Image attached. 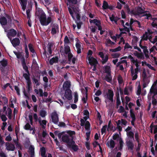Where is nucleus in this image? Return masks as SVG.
<instances>
[{"label":"nucleus","instance_id":"61","mask_svg":"<svg viewBox=\"0 0 157 157\" xmlns=\"http://www.w3.org/2000/svg\"><path fill=\"white\" fill-rule=\"evenodd\" d=\"M1 119L2 121L5 122L7 120V117L4 115L2 114L1 116Z\"/></svg>","mask_w":157,"mask_h":157},{"label":"nucleus","instance_id":"42","mask_svg":"<svg viewBox=\"0 0 157 157\" xmlns=\"http://www.w3.org/2000/svg\"><path fill=\"white\" fill-rule=\"evenodd\" d=\"M25 53H26L25 58L26 59H27V58H28L29 57V52L28 51V48L27 47V45L26 44H25Z\"/></svg>","mask_w":157,"mask_h":157},{"label":"nucleus","instance_id":"56","mask_svg":"<svg viewBox=\"0 0 157 157\" xmlns=\"http://www.w3.org/2000/svg\"><path fill=\"white\" fill-rule=\"evenodd\" d=\"M14 89L17 92V94L19 96L20 95V90L19 88H18V87L16 86H14Z\"/></svg>","mask_w":157,"mask_h":157},{"label":"nucleus","instance_id":"59","mask_svg":"<svg viewBox=\"0 0 157 157\" xmlns=\"http://www.w3.org/2000/svg\"><path fill=\"white\" fill-rule=\"evenodd\" d=\"M31 128V125L29 123H27L24 126V129L26 130H29Z\"/></svg>","mask_w":157,"mask_h":157},{"label":"nucleus","instance_id":"47","mask_svg":"<svg viewBox=\"0 0 157 157\" xmlns=\"http://www.w3.org/2000/svg\"><path fill=\"white\" fill-rule=\"evenodd\" d=\"M124 27L123 28H120L119 30L120 31H125L127 32H130L129 29L127 27L125 26H123Z\"/></svg>","mask_w":157,"mask_h":157},{"label":"nucleus","instance_id":"46","mask_svg":"<svg viewBox=\"0 0 157 157\" xmlns=\"http://www.w3.org/2000/svg\"><path fill=\"white\" fill-rule=\"evenodd\" d=\"M28 47L29 50V51L31 52H34V51H35L34 49L33 46V45L31 43L29 44H28Z\"/></svg>","mask_w":157,"mask_h":157},{"label":"nucleus","instance_id":"2","mask_svg":"<svg viewBox=\"0 0 157 157\" xmlns=\"http://www.w3.org/2000/svg\"><path fill=\"white\" fill-rule=\"evenodd\" d=\"M23 76L25 78L27 82V91L29 92L32 89V82L30 79V77L27 74H23Z\"/></svg>","mask_w":157,"mask_h":157},{"label":"nucleus","instance_id":"53","mask_svg":"<svg viewBox=\"0 0 157 157\" xmlns=\"http://www.w3.org/2000/svg\"><path fill=\"white\" fill-rule=\"evenodd\" d=\"M130 116L131 118L136 117L135 115L133 112V110L132 109H130Z\"/></svg>","mask_w":157,"mask_h":157},{"label":"nucleus","instance_id":"17","mask_svg":"<svg viewBox=\"0 0 157 157\" xmlns=\"http://www.w3.org/2000/svg\"><path fill=\"white\" fill-rule=\"evenodd\" d=\"M17 34L16 30L14 29H12L9 30L7 34V36L8 37L10 36L14 37Z\"/></svg>","mask_w":157,"mask_h":157},{"label":"nucleus","instance_id":"50","mask_svg":"<svg viewBox=\"0 0 157 157\" xmlns=\"http://www.w3.org/2000/svg\"><path fill=\"white\" fill-rule=\"evenodd\" d=\"M120 121L121 122V125H124V126H126L127 123V121L125 120L124 119H121V120H120Z\"/></svg>","mask_w":157,"mask_h":157},{"label":"nucleus","instance_id":"22","mask_svg":"<svg viewBox=\"0 0 157 157\" xmlns=\"http://www.w3.org/2000/svg\"><path fill=\"white\" fill-rule=\"evenodd\" d=\"M68 146L69 147L71 148L73 150L75 151H77L78 149V146L77 145L75 144V142L73 144L72 143L70 144V145Z\"/></svg>","mask_w":157,"mask_h":157},{"label":"nucleus","instance_id":"13","mask_svg":"<svg viewBox=\"0 0 157 157\" xmlns=\"http://www.w3.org/2000/svg\"><path fill=\"white\" fill-rule=\"evenodd\" d=\"M11 44L14 47L19 46L20 43V40L18 38H13L12 40H10Z\"/></svg>","mask_w":157,"mask_h":157},{"label":"nucleus","instance_id":"49","mask_svg":"<svg viewBox=\"0 0 157 157\" xmlns=\"http://www.w3.org/2000/svg\"><path fill=\"white\" fill-rule=\"evenodd\" d=\"M128 58L130 59H131V62L133 63L137 62V59L136 60L134 59L133 57L131 55H129L128 57Z\"/></svg>","mask_w":157,"mask_h":157},{"label":"nucleus","instance_id":"4","mask_svg":"<svg viewBox=\"0 0 157 157\" xmlns=\"http://www.w3.org/2000/svg\"><path fill=\"white\" fill-rule=\"evenodd\" d=\"M145 8L144 7L142 8L141 6H138L135 10L136 16H137L138 17L141 18L142 17V15L147 12L145 10Z\"/></svg>","mask_w":157,"mask_h":157},{"label":"nucleus","instance_id":"35","mask_svg":"<svg viewBox=\"0 0 157 157\" xmlns=\"http://www.w3.org/2000/svg\"><path fill=\"white\" fill-rule=\"evenodd\" d=\"M107 144L108 146H109L110 148L112 149L115 146V142L113 140H110L109 143V145L108 143Z\"/></svg>","mask_w":157,"mask_h":157},{"label":"nucleus","instance_id":"21","mask_svg":"<svg viewBox=\"0 0 157 157\" xmlns=\"http://www.w3.org/2000/svg\"><path fill=\"white\" fill-rule=\"evenodd\" d=\"M59 58L58 56H56L50 59L49 63L50 65H52L54 63H56L58 62Z\"/></svg>","mask_w":157,"mask_h":157},{"label":"nucleus","instance_id":"55","mask_svg":"<svg viewBox=\"0 0 157 157\" xmlns=\"http://www.w3.org/2000/svg\"><path fill=\"white\" fill-rule=\"evenodd\" d=\"M107 127V126L106 125H105L103 126L101 130V132L102 134H103L106 132V129Z\"/></svg>","mask_w":157,"mask_h":157},{"label":"nucleus","instance_id":"32","mask_svg":"<svg viewBox=\"0 0 157 157\" xmlns=\"http://www.w3.org/2000/svg\"><path fill=\"white\" fill-rule=\"evenodd\" d=\"M109 6V5L107 2L105 1H104L103 2V5H102V9L103 10H105L107 9H108V7Z\"/></svg>","mask_w":157,"mask_h":157},{"label":"nucleus","instance_id":"20","mask_svg":"<svg viewBox=\"0 0 157 157\" xmlns=\"http://www.w3.org/2000/svg\"><path fill=\"white\" fill-rule=\"evenodd\" d=\"M0 64L2 65L1 67V70H3L5 68V67L7 65V61L6 60L3 59L2 60L0 61Z\"/></svg>","mask_w":157,"mask_h":157},{"label":"nucleus","instance_id":"10","mask_svg":"<svg viewBox=\"0 0 157 157\" xmlns=\"http://www.w3.org/2000/svg\"><path fill=\"white\" fill-rule=\"evenodd\" d=\"M126 144L128 150H133L134 145L133 141H131V140H126Z\"/></svg>","mask_w":157,"mask_h":157},{"label":"nucleus","instance_id":"48","mask_svg":"<svg viewBox=\"0 0 157 157\" xmlns=\"http://www.w3.org/2000/svg\"><path fill=\"white\" fill-rule=\"evenodd\" d=\"M117 80L118 82L120 84H121L123 82V80L121 76V75H119L117 78Z\"/></svg>","mask_w":157,"mask_h":157},{"label":"nucleus","instance_id":"58","mask_svg":"<svg viewBox=\"0 0 157 157\" xmlns=\"http://www.w3.org/2000/svg\"><path fill=\"white\" fill-rule=\"evenodd\" d=\"M5 143L2 136L1 135L0 136V145L1 146H2Z\"/></svg>","mask_w":157,"mask_h":157},{"label":"nucleus","instance_id":"31","mask_svg":"<svg viewBox=\"0 0 157 157\" xmlns=\"http://www.w3.org/2000/svg\"><path fill=\"white\" fill-rule=\"evenodd\" d=\"M124 142L121 139H120L119 140V146L118 147V150L120 151H121L122 150L123 146L124 144Z\"/></svg>","mask_w":157,"mask_h":157},{"label":"nucleus","instance_id":"6","mask_svg":"<svg viewBox=\"0 0 157 157\" xmlns=\"http://www.w3.org/2000/svg\"><path fill=\"white\" fill-rule=\"evenodd\" d=\"M52 121L54 124H57L59 121V117L58 114L56 112L52 113L51 115Z\"/></svg>","mask_w":157,"mask_h":157},{"label":"nucleus","instance_id":"28","mask_svg":"<svg viewBox=\"0 0 157 157\" xmlns=\"http://www.w3.org/2000/svg\"><path fill=\"white\" fill-rule=\"evenodd\" d=\"M103 68L105 71V73H107L109 75H110L111 69L110 67L106 65Z\"/></svg>","mask_w":157,"mask_h":157},{"label":"nucleus","instance_id":"54","mask_svg":"<svg viewBox=\"0 0 157 157\" xmlns=\"http://www.w3.org/2000/svg\"><path fill=\"white\" fill-rule=\"evenodd\" d=\"M68 61L71 62V60L73 56L72 54L71 53H68Z\"/></svg>","mask_w":157,"mask_h":157},{"label":"nucleus","instance_id":"57","mask_svg":"<svg viewBox=\"0 0 157 157\" xmlns=\"http://www.w3.org/2000/svg\"><path fill=\"white\" fill-rule=\"evenodd\" d=\"M70 3L76 5L77 4V0H67Z\"/></svg>","mask_w":157,"mask_h":157},{"label":"nucleus","instance_id":"9","mask_svg":"<svg viewBox=\"0 0 157 157\" xmlns=\"http://www.w3.org/2000/svg\"><path fill=\"white\" fill-rule=\"evenodd\" d=\"M21 62L23 69L25 70V72H27V73L25 74H27L30 77V74L28 70V68L26 65L25 59L24 57H22L21 58Z\"/></svg>","mask_w":157,"mask_h":157},{"label":"nucleus","instance_id":"36","mask_svg":"<svg viewBox=\"0 0 157 157\" xmlns=\"http://www.w3.org/2000/svg\"><path fill=\"white\" fill-rule=\"evenodd\" d=\"M121 46H119L118 47L114 49H110V51L112 52H117L121 50Z\"/></svg>","mask_w":157,"mask_h":157},{"label":"nucleus","instance_id":"1","mask_svg":"<svg viewBox=\"0 0 157 157\" xmlns=\"http://www.w3.org/2000/svg\"><path fill=\"white\" fill-rule=\"evenodd\" d=\"M35 14L38 17L40 23L42 26L48 25L52 21V17L50 16L47 17L46 14L41 8H39Z\"/></svg>","mask_w":157,"mask_h":157},{"label":"nucleus","instance_id":"8","mask_svg":"<svg viewBox=\"0 0 157 157\" xmlns=\"http://www.w3.org/2000/svg\"><path fill=\"white\" fill-rule=\"evenodd\" d=\"M98 55L102 59L101 63L103 64L105 63L108 61L109 58L108 55H106L105 57L103 52H100L98 53Z\"/></svg>","mask_w":157,"mask_h":157},{"label":"nucleus","instance_id":"5","mask_svg":"<svg viewBox=\"0 0 157 157\" xmlns=\"http://www.w3.org/2000/svg\"><path fill=\"white\" fill-rule=\"evenodd\" d=\"M63 98L64 101H66V99L68 100H71L72 99V91L71 90H65L64 97H63Z\"/></svg>","mask_w":157,"mask_h":157},{"label":"nucleus","instance_id":"19","mask_svg":"<svg viewBox=\"0 0 157 157\" xmlns=\"http://www.w3.org/2000/svg\"><path fill=\"white\" fill-rule=\"evenodd\" d=\"M7 22V20L6 17L3 16L0 17V23L2 25H6Z\"/></svg>","mask_w":157,"mask_h":157},{"label":"nucleus","instance_id":"26","mask_svg":"<svg viewBox=\"0 0 157 157\" xmlns=\"http://www.w3.org/2000/svg\"><path fill=\"white\" fill-rule=\"evenodd\" d=\"M75 46L77 49V53L78 54H79L81 53V45L79 43H76L75 44Z\"/></svg>","mask_w":157,"mask_h":157},{"label":"nucleus","instance_id":"16","mask_svg":"<svg viewBox=\"0 0 157 157\" xmlns=\"http://www.w3.org/2000/svg\"><path fill=\"white\" fill-rule=\"evenodd\" d=\"M127 135L128 138L126 140H131L134 141V133L132 131H129L127 132Z\"/></svg>","mask_w":157,"mask_h":157},{"label":"nucleus","instance_id":"24","mask_svg":"<svg viewBox=\"0 0 157 157\" xmlns=\"http://www.w3.org/2000/svg\"><path fill=\"white\" fill-rule=\"evenodd\" d=\"M109 19L111 21H114L116 24H117V21L120 18L117 17H115L113 14H112L111 17H109Z\"/></svg>","mask_w":157,"mask_h":157},{"label":"nucleus","instance_id":"40","mask_svg":"<svg viewBox=\"0 0 157 157\" xmlns=\"http://www.w3.org/2000/svg\"><path fill=\"white\" fill-rule=\"evenodd\" d=\"M84 125L85 126V128L86 130H89L90 129V124L89 121H86Z\"/></svg>","mask_w":157,"mask_h":157},{"label":"nucleus","instance_id":"51","mask_svg":"<svg viewBox=\"0 0 157 157\" xmlns=\"http://www.w3.org/2000/svg\"><path fill=\"white\" fill-rule=\"evenodd\" d=\"M118 112L119 113H122L124 112V107L122 106H120L119 109L118 110Z\"/></svg>","mask_w":157,"mask_h":157},{"label":"nucleus","instance_id":"39","mask_svg":"<svg viewBox=\"0 0 157 157\" xmlns=\"http://www.w3.org/2000/svg\"><path fill=\"white\" fill-rule=\"evenodd\" d=\"M64 52L66 54H68V53H71L70 48L69 46L67 45L66 46H65L64 48Z\"/></svg>","mask_w":157,"mask_h":157},{"label":"nucleus","instance_id":"15","mask_svg":"<svg viewBox=\"0 0 157 157\" xmlns=\"http://www.w3.org/2000/svg\"><path fill=\"white\" fill-rule=\"evenodd\" d=\"M59 26L56 24H53L51 29V33L52 35H54L57 33V31L58 30Z\"/></svg>","mask_w":157,"mask_h":157},{"label":"nucleus","instance_id":"18","mask_svg":"<svg viewBox=\"0 0 157 157\" xmlns=\"http://www.w3.org/2000/svg\"><path fill=\"white\" fill-rule=\"evenodd\" d=\"M22 7V9L25 11L26 7L28 0H18Z\"/></svg>","mask_w":157,"mask_h":157},{"label":"nucleus","instance_id":"27","mask_svg":"<svg viewBox=\"0 0 157 157\" xmlns=\"http://www.w3.org/2000/svg\"><path fill=\"white\" fill-rule=\"evenodd\" d=\"M67 133L68 134H67V136L72 138V139L74 140V137L73 135H75V132L74 131L69 130L67 131Z\"/></svg>","mask_w":157,"mask_h":157},{"label":"nucleus","instance_id":"43","mask_svg":"<svg viewBox=\"0 0 157 157\" xmlns=\"http://www.w3.org/2000/svg\"><path fill=\"white\" fill-rule=\"evenodd\" d=\"M33 82L35 84H36V86H39L40 85V83L39 82L38 80L35 78H32Z\"/></svg>","mask_w":157,"mask_h":157},{"label":"nucleus","instance_id":"44","mask_svg":"<svg viewBox=\"0 0 157 157\" xmlns=\"http://www.w3.org/2000/svg\"><path fill=\"white\" fill-rule=\"evenodd\" d=\"M46 112L44 110L41 109L40 110V115L42 117H44L46 115Z\"/></svg>","mask_w":157,"mask_h":157},{"label":"nucleus","instance_id":"63","mask_svg":"<svg viewBox=\"0 0 157 157\" xmlns=\"http://www.w3.org/2000/svg\"><path fill=\"white\" fill-rule=\"evenodd\" d=\"M105 79L106 80L107 82H110L112 80L111 78L110 77L107 75H106L105 76Z\"/></svg>","mask_w":157,"mask_h":157},{"label":"nucleus","instance_id":"14","mask_svg":"<svg viewBox=\"0 0 157 157\" xmlns=\"http://www.w3.org/2000/svg\"><path fill=\"white\" fill-rule=\"evenodd\" d=\"M153 33V32L149 29H147V32H145V33L144 34L142 37V39L144 40H147L148 39V33L149 35H151Z\"/></svg>","mask_w":157,"mask_h":157},{"label":"nucleus","instance_id":"34","mask_svg":"<svg viewBox=\"0 0 157 157\" xmlns=\"http://www.w3.org/2000/svg\"><path fill=\"white\" fill-rule=\"evenodd\" d=\"M144 16H146V17L145 18L147 20L151 19L152 18V15L150 13H145L142 15V17Z\"/></svg>","mask_w":157,"mask_h":157},{"label":"nucleus","instance_id":"37","mask_svg":"<svg viewBox=\"0 0 157 157\" xmlns=\"http://www.w3.org/2000/svg\"><path fill=\"white\" fill-rule=\"evenodd\" d=\"M40 151L41 152V155L42 156H44L46 153L45 148L44 147H42L40 149Z\"/></svg>","mask_w":157,"mask_h":157},{"label":"nucleus","instance_id":"3","mask_svg":"<svg viewBox=\"0 0 157 157\" xmlns=\"http://www.w3.org/2000/svg\"><path fill=\"white\" fill-rule=\"evenodd\" d=\"M62 141L67 144V146L70 145V144L74 143L75 141L74 140H72V138H70L67 134H65L63 135L62 137Z\"/></svg>","mask_w":157,"mask_h":157},{"label":"nucleus","instance_id":"62","mask_svg":"<svg viewBox=\"0 0 157 157\" xmlns=\"http://www.w3.org/2000/svg\"><path fill=\"white\" fill-rule=\"evenodd\" d=\"M64 42L65 44H67L70 43V41L67 36H66L64 38Z\"/></svg>","mask_w":157,"mask_h":157},{"label":"nucleus","instance_id":"41","mask_svg":"<svg viewBox=\"0 0 157 157\" xmlns=\"http://www.w3.org/2000/svg\"><path fill=\"white\" fill-rule=\"evenodd\" d=\"M74 103H76L78 101V95L77 92H75L74 94Z\"/></svg>","mask_w":157,"mask_h":157},{"label":"nucleus","instance_id":"23","mask_svg":"<svg viewBox=\"0 0 157 157\" xmlns=\"http://www.w3.org/2000/svg\"><path fill=\"white\" fill-rule=\"evenodd\" d=\"M125 8L127 10V13L131 15H133L136 16V11L133 10H130L128 5H127L125 7Z\"/></svg>","mask_w":157,"mask_h":157},{"label":"nucleus","instance_id":"29","mask_svg":"<svg viewBox=\"0 0 157 157\" xmlns=\"http://www.w3.org/2000/svg\"><path fill=\"white\" fill-rule=\"evenodd\" d=\"M150 92L151 94L153 93L154 95L153 96L154 97L156 95H157V89L152 86L150 90Z\"/></svg>","mask_w":157,"mask_h":157},{"label":"nucleus","instance_id":"11","mask_svg":"<svg viewBox=\"0 0 157 157\" xmlns=\"http://www.w3.org/2000/svg\"><path fill=\"white\" fill-rule=\"evenodd\" d=\"M107 97L111 102L113 101V97L114 93L113 91L109 89L108 90V92L106 94Z\"/></svg>","mask_w":157,"mask_h":157},{"label":"nucleus","instance_id":"38","mask_svg":"<svg viewBox=\"0 0 157 157\" xmlns=\"http://www.w3.org/2000/svg\"><path fill=\"white\" fill-rule=\"evenodd\" d=\"M13 53L16 56L17 58L18 59H21V58L22 57H23V56H22L21 53L20 52H17L16 51H13Z\"/></svg>","mask_w":157,"mask_h":157},{"label":"nucleus","instance_id":"25","mask_svg":"<svg viewBox=\"0 0 157 157\" xmlns=\"http://www.w3.org/2000/svg\"><path fill=\"white\" fill-rule=\"evenodd\" d=\"M70 86L71 84L70 82L67 81L65 82L63 84V88L65 90H70Z\"/></svg>","mask_w":157,"mask_h":157},{"label":"nucleus","instance_id":"64","mask_svg":"<svg viewBox=\"0 0 157 157\" xmlns=\"http://www.w3.org/2000/svg\"><path fill=\"white\" fill-rule=\"evenodd\" d=\"M152 104L154 105H156L157 104V101L156 100L155 98L153 96L152 97Z\"/></svg>","mask_w":157,"mask_h":157},{"label":"nucleus","instance_id":"60","mask_svg":"<svg viewBox=\"0 0 157 157\" xmlns=\"http://www.w3.org/2000/svg\"><path fill=\"white\" fill-rule=\"evenodd\" d=\"M141 92V87L140 85L138 86V90H137V94L139 96L140 95Z\"/></svg>","mask_w":157,"mask_h":157},{"label":"nucleus","instance_id":"30","mask_svg":"<svg viewBox=\"0 0 157 157\" xmlns=\"http://www.w3.org/2000/svg\"><path fill=\"white\" fill-rule=\"evenodd\" d=\"M85 90L86 91L85 92V94H86V98H85V97H83L82 98V102L83 103L85 104L87 102V99L88 97V95H87V92L88 90L87 89L86 87L85 88Z\"/></svg>","mask_w":157,"mask_h":157},{"label":"nucleus","instance_id":"45","mask_svg":"<svg viewBox=\"0 0 157 157\" xmlns=\"http://www.w3.org/2000/svg\"><path fill=\"white\" fill-rule=\"evenodd\" d=\"M29 150L30 151L31 155H34V147L32 146H31L29 148Z\"/></svg>","mask_w":157,"mask_h":157},{"label":"nucleus","instance_id":"33","mask_svg":"<svg viewBox=\"0 0 157 157\" xmlns=\"http://www.w3.org/2000/svg\"><path fill=\"white\" fill-rule=\"evenodd\" d=\"M116 123L117 125V128L118 129L119 132H121L122 130V127L120 125L121 124L120 120H118Z\"/></svg>","mask_w":157,"mask_h":157},{"label":"nucleus","instance_id":"7","mask_svg":"<svg viewBox=\"0 0 157 157\" xmlns=\"http://www.w3.org/2000/svg\"><path fill=\"white\" fill-rule=\"evenodd\" d=\"M5 146L6 149L8 151H13L15 149V145L11 143L6 142L5 143Z\"/></svg>","mask_w":157,"mask_h":157},{"label":"nucleus","instance_id":"12","mask_svg":"<svg viewBox=\"0 0 157 157\" xmlns=\"http://www.w3.org/2000/svg\"><path fill=\"white\" fill-rule=\"evenodd\" d=\"M88 60L89 63L91 66L97 65L98 63L97 60L93 57L89 56L88 57Z\"/></svg>","mask_w":157,"mask_h":157},{"label":"nucleus","instance_id":"52","mask_svg":"<svg viewBox=\"0 0 157 157\" xmlns=\"http://www.w3.org/2000/svg\"><path fill=\"white\" fill-rule=\"evenodd\" d=\"M30 10L29 9L26 10V13L27 15V18L28 19L30 18L31 15L30 14Z\"/></svg>","mask_w":157,"mask_h":157}]
</instances>
